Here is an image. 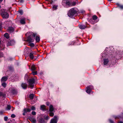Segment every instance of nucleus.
Masks as SVG:
<instances>
[{
	"label": "nucleus",
	"instance_id": "49",
	"mask_svg": "<svg viewBox=\"0 0 123 123\" xmlns=\"http://www.w3.org/2000/svg\"><path fill=\"white\" fill-rule=\"evenodd\" d=\"M20 2L21 3H23V0H20Z\"/></svg>",
	"mask_w": 123,
	"mask_h": 123
},
{
	"label": "nucleus",
	"instance_id": "31",
	"mask_svg": "<svg viewBox=\"0 0 123 123\" xmlns=\"http://www.w3.org/2000/svg\"><path fill=\"white\" fill-rule=\"evenodd\" d=\"M30 43L29 44L30 46L31 47H33L34 46V44L33 43Z\"/></svg>",
	"mask_w": 123,
	"mask_h": 123
},
{
	"label": "nucleus",
	"instance_id": "44",
	"mask_svg": "<svg viewBox=\"0 0 123 123\" xmlns=\"http://www.w3.org/2000/svg\"><path fill=\"white\" fill-rule=\"evenodd\" d=\"M109 121L111 123H112L113 122V121L112 120H111V119H110Z\"/></svg>",
	"mask_w": 123,
	"mask_h": 123
},
{
	"label": "nucleus",
	"instance_id": "56",
	"mask_svg": "<svg viewBox=\"0 0 123 123\" xmlns=\"http://www.w3.org/2000/svg\"><path fill=\"white\" fill-rule=\"evenodd\" d=\"M0 8H1V6H0Z\"/></svg>",
	"mask_w": 123,
	"mask_h": 123
},
{
	"label": "nucleus",
	"instance_id": "45",
	"mask_svg": "<svg viewBox=\"0 0 123 123\" xmlns=\"http://www.w3.org/2000/svg\"><path fill=\"white\" fill-rule=\"evenodd\" d=\"M18 78H19V76H18L17 77V78L16 79V78H15V80H18Z\"/></svg>",
	"mask_w": 123,
	"mask_h": 123
},
{
	"label": "nucleus",
	"instance_id": "30",
	"mask_svg": "<svg viewBox=\"0 0 123 123\" xmlns=\"http://www.w3.org/2000/svg\"><path fill=\"white\" fill-rule=\"evenodd\" d=\"M18 12L21 15H22L23 13V11L22 10H20L18 11Z\"/></svg>",
	"mask_w": 123,
	"mask_h": 123
},
{
	"label": "nucleus",
	"instance_id": "53",
	"mask_svg": "<svg viewBox=\"0 0 123 123\" xmlns=\"http://www.w3.org/2000/svg\"><path fill=\"white\" fill-rule=\"evenodd\" d=\"M3 0H0V2H2Z\"/></svg>",
	"mask_w": 123,
	"mask_h": 123
},
{
	"label": "nucleus",
	"instance_id": "40",
	"mask_svg": "<svg viewBox=\"0 0 123 123\" xmlns=\"http://www.w3.org/2000/svg\"><path fill=\"white\" fill-rule=\"evenodd\" d=\"M3 56V54L2 52H0V57H1Z\"/></svg>",
	"mask_w": 123,
	"mask_h": 123
},
{
	"label": "nucleus",
	"instance_id": "22",
	"mask_svg": "<svg viewBox=\"0 0 123 123\" xmlns=\"http://www.w3.org/2000/svg\"><path fill=\"white\" fill-rule=\"evenodd\" d=\"M31 69L32 71H34L36 69L34 65H33L31 66Z\"/></svg>",
	"mask_w": 123,
	"mask_h": 123
},
{
	"label": "nucleus",
	"instance_id": "3",
	"mask_svg": "<svg viewBox=\"0 0 123 123\" xmlns=\"http://www.w3.org/2000/svg\"><path fill=\"white\" fill-rule=\"evenodd\" d=\"M1 12V15L3 18H7L9 16V14L6 11V10L4 9H1L0 10Z\"/></svg>",
	"mask_w": 123,
	"mask_h": 123
},
{
	"label": "nucleus",
	"instance_id": "4",
	"mask_svg": "<svg viewBox=\"0 0 123 123\" xmlns=\"http://www.w3.org/2000/svg\"><path fill=\"white\" fill-rule=\"evenodd\" d=\"M35 82V80L33 78H31L29 79V85L31 88H33L34 87V84Z\"/></svg>",
	"mask_w": 123,
	"mask_h": 123
},
{
	"label": "nucleus",
	"instance_id": "55",
	"mask_svg": "<svg viewBox=\"0 0 123 123\" xmlns=\"http://www.w3.org/2000/svg\"><path fill=\"white\" fill-rule=\"evenodd\" d=\"M2 93L1 92H0V95H1L2 94Z\"/></svg>",
	"mask_w": 123,
	"mask_h": 123
},
{
	"label": "nucleus",
	"instance_id": "42",
	"mask_svg": "<svg viewBox=\"0 0 123 123\" xmlns=\"http://www.w3.org/2000/svg\"><path fill=\"white\" fill-rule=\"evenodd\" d=\"M11 117L12 118H14L15 117V115L14 114H12L11 115Z\"/></svg>",
	"mask_w": 123,
	"mask_h": 123
},
{
	"label": "nucleus",
	"instance_id": "7",
	"mask_svg": "<svg viewBox=\"0 0 123 123\" xmlns=\"http://www.w3.org/2000/svg\"><path fill=\"white\" fill-rule=\"evenodd\" d=\"M15 43L14 41L13 40L8 41L7 44V45L8 46L12 45L14 44Z\"/></svg>",
	"mask_w": 123,
	"mask_h": 123
},
{
	"label": "nucleus",
	"instance_id": "12",
	"mask_svg": "<svg viewBox=\"0 0 123 123\" xmlns=\"http://www.w3.org/2000/svg\"><path fill=\"white\" fill-rule=\"evenodd\" d=\"M38 122L40 123H44V120L42 118H40L38 120Z\"/></svg>",
	"mask_w": 123,
	"mask_h": 123
},
{
	"label": "nucleus",
	"instance_id": "18",
	"mask_svg": "<svg viewBox=\"0 0 123 123\" xmlns=\"http://www.w3.org/2000/svg\"><path fill=\"white\" fill-rule=\"evenodd\" d=\"M35 40L37 42H38L40 40V38L39 36H36L35 38Z\"/></svg>",
	"mask_w": 123,
	"mask_h": 123
},
{
	"label": "nucleus",
	"instance_id": "38",
	"mask_svg": "<svg viewBox=\"0 0 123 123\" xmlns=\"http://www.w3.org/2000/svg\"><path fill=\"white\" fill-rule=\"evenodd\" d=\"M8 119V117H4V120L5 121H6Z\"/></svg>",
	"mask_w": 123,
	"mask_h": 123
},
{
	"label": "nucleus",
	"instance_id": "8",
	"mask_svg": "<svg viewBox=\"0 0 123 123\" xmlns=\"http://www.w3.org/2000/svg\"><path fill=\"white\" fill-rule=\"evenodd\" d=\"M8 78V77L6 76L3 77L1 78V82L6 81Z\"/></svg>",
	"mask_w": 123,
	"mask_h": 123
},
{
	"label": "nucleus",
	"instance_id": "48",
	"mask_svg": "<svg viewBox=\"0 0 123 123\" xmlns=\"http://www.w3.org/2000/svg\"><path fill=\"white\" fill-rule=\"evenodd\" d=\"M72 2H70L71 5V6H72Z\"/></svg>",
	"mask_w": 123,
	"mask_h": 123
},
{
	"label": "nucleus",
	"instance_id": "27",
	"mask_svg": "<svg viewBox=\"0 0 123 123\" xmlns=\"http://www.w3.org/2000/svg\"><path fill=\"white\" fill-rule=\"evenodd\" d=\"M12 92L13 94H15L16 93V91L14 89H12Z\"/></svg>",
	"mask_w": 123,
	"mask_h": 123
},
{
	"label": "nucleus",
	"instance_id": "14",
	"mask_svg": "<svg viewBox=\"0 0 123 123\" xmlns=\"http://www.w3.org/2000/svg\"><path fill=\"white\" fill-rule=\"evenodd\" d=\"M30 120L33 123H35L36 122V120L34 118L31 117L29 118Z\"/></svg>",
	"mask_w": 123,
	"mask_h": 123
},
{
	"label": "nucleus",
	"instance_id": "32",
	"mask_svg": "<svg viewBox=\"0 0 123 123\" xmlns=\"http://www.w3.org/2000/svg\"><path fill=\"white\" fill-rule=\"evenodd\" d=\"M92 86H88L87 88V89L91 90V88Z\"/></svg>",
	"mask_w": 123,
	"mask_h": 123
},
{
	"label": "nucleus",
	"instance_id": "43",
	"mask_svg": "<svg viewBox=\"0 0 123 123\" xmlns=\"http://www.w3.org/2000/svg\"><path fill=\"white\" fill-rule=\"evenodd\" d=\"M119 7L121 9H122L123 8V6L120 5Z\"/></svg>",
	"mask_w": 123,
	"mask_h": 123
},
{
	"label": "nucleus",
	"instance_id": "39",
	"mask_svg": "<svg viewBox=\"0 0 123 123\" xmlns=\"http://www.w3.org/2000/svg\"><path fill=\"white\" fill-rule=\"evenodd\" d=\"M2 24L0 23V31H1L2 28Z\"/></svg>",
	"mask_w": 123,
	"mask_h": 123
},
{
	"label": "nucleus",
	"instance_id": "47",
	"mask_svg": "<svg viewBox=\"0 0 123 123\" xmlns=\"http://www.w3.org/2000/svg\"><path fill=\"white\" fill-rule=\"evenodd\" d=\"M117 6H119V7L120 6V5L118 3H117Z\"/></svg>",
	"mask_w": 123,
	"mask_h": 123
},
{
	"label": "nucleus",
	"instance_id": "13",
	"mask_svg": "<svg viewBox=\"0 0 123 123\" xmlns=\"http://www.w3.org/2000/svg\"><path fill=\"white\" fill-rule=\"evenodd\" d=\"M21 86L22 88L24 89H25L26 88L27 86V85L26 84L24 83H22L21 85Z\"/></svg>",
	"mask_w": 123,
	"mask_h": 123
},
{
	"label": "nucleus",
	"instance_id": "17",
	"mask_svg": "<svg viewBox=\"0 0 123 123\" xmlns=\"http://www.w3.org/2000/svg\"><path fill=\"white\" fill-rule=\"evenodd\" d=\"M30 58L31 59H33L34 58L33 54L32 53H30L29 55Z\"/></svg>",
	"mask_w": 123,
	"mask_h": 123
},
{
	"label": "nucleus",
	"instance_id": "50",
	"mask_svg": "<svg viewBox=\"0 0 123 123\" xmlns=\"http://www.w3.org/2000/svg\"><path fill=\"white\" fill-rule=\"evenodd\" d=\"M26 113V112H24V113H23V115H25V113Z\"/></svg>",
	"mask_w": 123,
	"mask_h": 123
},
{
	"label": "nucleus",
	"instance_id": "9",
	"mask_svg": "<svg viewBox=\"0 0 123 123\" xmlns=\"http://www.w3.org/2000/svg\"><path fill=\"white\" fill-rule=\"evenodd\" d=\"M25 18H21L20 20V23L22 24H24L25 23Z\"/></svg>",
	"mask_w": 123,
	"mask_h": 123
},
{
	"label": "nucleus",
	"instance_id": "23",
	"mask_svg": "<svg viewBox=\"0 0 123 123\" xmlns=\"http://www.w3.org/2000/svg\"><path fill=\"white\" fill-rule=\"evenodd\" d=\"M6 84L5 82H3L2 83V86L4 87H5L6 86Z\"/></svg>",
	"mask_w": 123,
	"mask_h": 123
},
{
	"label": "nucleus",
	"instance_id": "52",
	"mask_svg": "<svg viewBox=\"0 0 123 123\" xmlns=\"http://www.w3.org/2000/svg\"><path fill=\"white\" fill-rule=\"evenodd\" d=\"M81 12L82 13H83L85 12V11H81Z\"/></svg>",
	"mask_w": 123,
	"mask_h": 123
},
{
	"label": "nucleus",
	"instance_id": "37",
	"mask_svg": "<svg viewBox=\"0 0 123 123\" xmlns=\"http://www.w3.org/2000/svg\"><path fill=\"white\" fill-rule=\"evenodd\" d=\"M31 109L32 110H35V108L34 107L32 106L31 107Z\"/></svg>",
	"mask_w": 123,
	"mask_h": 123
},
{
	"label": "nucleus",
	"instance_id": "51",
	"mask_svg": "<svg viewBox=\"0 0 123 123\" xmlns=\"http://www.w3.org/2000/svg\"><path fill=\"white\" fill-rule=\"evenodd\" d=\"M2 111H0V114H2Z\"/></svg>",
	"mask_w": 123,
	"mask_h": 123
},
{
	"label": "nucleus",
	"instance_id": "11",
	"mask_svg": "<svg viewBox=\"0 0 123 123\" xmlns=\"http://www.w3.org/2000/svg\"><path fill=\"white\" fill-rule=\"evenodd\" d=\"M109 61L108 59H105L104 60V64L105 65H106L108 63Z\"/></svg>",
	"mask_w": 123,
	"mask_h": 123
},
{
	"label": "nucleus",
	"instance_id": "46",
	"mask_svg": "<svg viewBox=\"0 0 123 123\" xmlns=\"http://www.w3.org/2000/svg\"><path fill=\"white\" fill-rule=\"evenodd\" d=\"M46 104L47 105H49V102H47L46 103Z\"/></svg>",
	"mask_w": 123,
	"mask_h": 123
},
{
	"label": "nucleus",
	"instance_id": "24",
	"mask_svg": "<svg viewBox=\"0 0 123 123\" xmlns=\"http://www.w3.org/2000/svg\"><path fill=\"white\" fill-rule=\"evenodd\" d=\"M34 95L33 94H31L30 95V99H33L34 97Z\"/></svg>",
	"mask_w": 123,
	"mask_h": 123
},
{
	"label": "nucleus",
	"instance_id": "54",
	"mask_svg": "<svg viewBox=\"0 0 123 123\" xmlns=\"http://www.w3.org/2000/svg\"><path fill=\"white\" fill-rule=\"evenodd\" d=\"M109 1H111L112 0H108Z\"/></svg>",
	"mask_w": 123,
	"mask_h": 123
},
{
	"label": "nucleus",
	"instance_id": "29",
	"mask_svg": "<svg viewBox=\"0 0 123 123\" xmlns=\"http://www.w3.org/2000/svg\"><path fill=\"white\" fill-rule=\"evenodd\" d=\"M32 74L33 75L36 74H37V71H33L32 72Z\"/></svg>",
	"mask_w": 123,
	"mask_h": 123
},
{
	"label": "nucleus",
	"instance_id": "16",
	"mask_svg": "<svg viewBox=\"0 0 123 123\" xmlns=\"http://www.w3.org/2000/svg\"><path fill=\"white\" fill-rule=\"evenodd\" d=\"M54 110V108L53 107V105H51L49 107V110L50 111L52 112Z\"/></svg>",
	"mask_w": 123,
	"mask_h": 123
},
{
	"label": "nucleus",
	"instance_id": "25",
	"mask_svg": "<svg viewBox=\"0 0 123 123\" xmlns=\"http://www.w3.org/2000/svg\"><path fill=\"white\" fill-rule=\"evenodd\" d=\"M11 108V106L10 105H8L6 107V109L8 110H10Z\"/></svg>",
	"mask_w": 123,
	"mask_h": 123
},
{
	"label": "nucleus",
	"instance_id": "1",
	"mask_svg": "<svg viewBox=\"0 0 123 123\" xmlns=\"http://www.w3.org/2000/svg\"><path fill=\"white\" fill-rule=\"evenodd\" d=\"M28 34L29 36L27 39V41L29 43L33 42L35 39V37L36 35V34L32 32H29L26 34L27 35Z\"/></svg>",
	"mask_w": 123,
	"mask_h": 123
},
{
	"label": "nucleus",
	"instance_id": "28",
	"mask_svg": "<svg viewBox=\"0 0 123 123\" xmlns=\"http://www.w3.org/2000/svg\"><path fill=\"white\" fill-rule=\"evenodd\" d=\"M91 91V90L87 89L86 91V92L88 93H90Z\"/></svg>",
	"mask_w": 123,
	"mask_h": 123
},
{
	"label": "nucleus",
	"instance_id": "10",
	"mask_svg": "<svg viewBox=\"0 0 123 123\" xmlns=\"http://www.w3.org/2000/svg\"><path fill=\"white\" fill-rule=\"evenodd\" d=\"M79 28L81 29H84L86 28V26L84 25H79Z\"/></svg>",
	"mask_w": 123,
	"mask_h": 123
},
{
	"label": "nucleus",
	"instance_id": "41",
	"mask_svg": "<svg viewBox=\"0 0 123 123\" xmlns=\"http://www.w3.org/2000/svg\"><path fill=\"white\" fill-rule=\"evenodd\" d=\"M49 117L48 116H46V117H45V119L46 120H48V119H49Z\"/></svg>",
	"mask_w": 123,
	"mask_h": 123
},
{
	"label": "nucleus",
	"instance_id": "36",
	"mask_svg": "<svg viewBox=\"0 0 123 123\" xmlns=\"http://www.w3.org/2000/svg\"><path fill=\"white\" fill-rule=\"evenodd\" d=\"M72 6H74L76 5V3L75 2H72Z\"/></svg>",
	"mask_w": 123,
	"mask_h": 123
},
{
	"label": "nucleus",
	"instance_id": "2",
	"mask_svg": "<svg viewBox=\"0 0 123 123\" xmlns=\"http://www.w3.org/2000/svg\"><path fill=\"white\" fill-rule=\"evenodd\" d=\"M77 12V9L75 8H72L69 11L68 13V16L70 17H72L76 14Z\"/></svg>",
	"mask_w": 123,
	"mask_h": 123
},
{
	"label": "nucleus",
	"instance_id": "34",
	"mask_svg": "<svg viewBox=\"0 0 123 123\" xmlns=\"http://www.w3.org/2000/svg\"><path fill=\"white\" fill-rule=\"evenodd\" d=\"M54 115V114L53 112H50L49 113V115L51 116H53Z\"/></svg>",
	"mask_w": 123,
	"mask_h": 123
},
{
	"label": "nucleus",
	"instance_id": "21",
	"mask_svg": "<svg viewBox=\"0 0 123 123\" xmlns=\"http://www.w3.org/2000/svg\"><path fill=\"white\" fill-rule=\"evenodd\" d=\"M66 5H68L69 6H71V5L70 2L68 1L66 2Z\"/></svg>",
	"mask_w": 123,
	"mask_h": 123
},
{
	"label": "nucleus",
	"instance_id": "6",
	"mask_svg": "<svg viewBox=\"0 0 123 123\" xmlns=\"http://www.w3.org/2000/svg\"><path fill=\"white\" fill-rule=\"evenodd\" d=\"M14 28L11 26L8 27L7 29L8 32L10 33L13 32L14 31Z\"/></svg>",
	"mask_w": 123,
	"mask_h": 123
},
{
	"label": "nucleus",
	"instance_id": "26",
	"mask_svg": "<svg viewBox=\"0 0 123 123\" xmlns=\"http://www.w3.org/2000/svg\"><path fill=\"white\" fill-rule=\"evenodd\" d=\"M97 18V17L96 15H94L92 17L93 19L94 20H95Z\"/></svg>",
	"mask_w": 123,
	"mask_h": 123
},
{
	"label": "nucleus",
	"instance_id": "15",
	"mask_svg": "<svg viewBox=\"0 0 123 123\" xmlns=\"http://www.w3.org/2000/svg\"><path fill=\"white\" fill-rule=\"evenodd\" d=\"M24 112L27 113L28 112H30L31 111V109L29 108H25L24 109Z\"/></svg>",
	"mask_w": 123,
	"mask_h": 123
},
{
	"label": "nucleus",
	"instance_id": "35",
	"mask_svg": "<svg viewBox=\"0 0 123 123\" xmlns=\"http://www.w3.org/2000/svg\"><path fill=\"white\" fill-rule=\"evenodd\" d=\"M36 113L35 111H33L32 112L31 114L34 115H36Z\"/></svg>",
	"mask_w": 123,
	"mask_h": 123
},
{
	"label": "nucleus",
	"instance_id": "20",
	"mask_svg": "<svg viewBox=\"0 0 123 123\" xmlns=\"http://www.w3.org/2000/svg\"><path fill=\"white\" fill-rule=\"evenodd\" d=\"M4 37H6V38L7 39H8L9 38V34L7 33H5L4 35Z\"/></svg>",
	"mask_w": 123,
	"mask_h": 123
},
{
	"label": "nucleus",
	"instance_id": "5",
	"mask_svg": "<svg viewBox=\"0 0 123 123\" xmlns=\"http://www.w3.org/2000/svg\"><path fill=\"white\" fill-rule=\"evenodd\" d=\"M58 121L57 117L56 116H55L50 121V123H57Z\"/></svg>",
	"mask_w": 123,
	"mask_h": 123
},
{
	"label": "nucleus",
	"instance_id": "33",
	"mask_svg": "<svg viewBox=\"0 0 123 123\" xmlns=\"http://www.w3.org/2000/svg\"><path fill=\"white\" fill-rule=\"evenodd\" d=\"M57 6L54 5L53 6V9H54L55 10H56L57 9Z\"/></svg>",
	"mask_w": 123,
	"mask_h": 123
},
{
	"label": "nucleus",
	"instance_id": "19",
	"mask_svg": "<svg viewBox=\"0 0 123 123\" xmlns=\"http://www.w3.org/2000/svg\"><path fill=\"white\" fill-rule=\"evenodd\" d=\"M45 106L44 105H41V109L43 111L45 110Z\"/></svg>",
	"mask_w": 123,
	"mask_h": 123
}]
</instances>
